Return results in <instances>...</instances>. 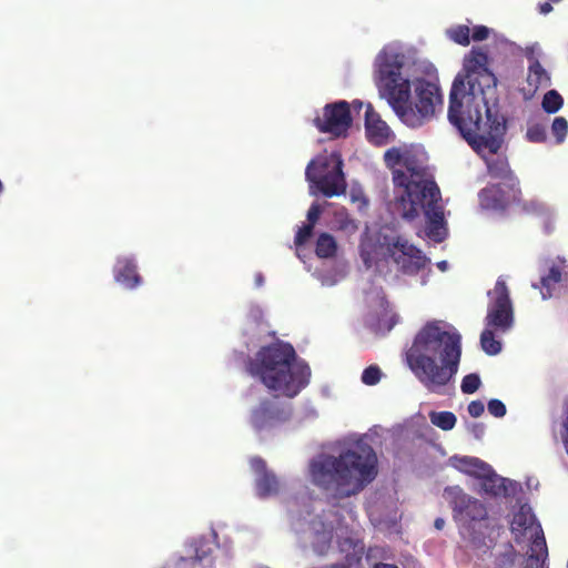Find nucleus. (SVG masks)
Listing matches in <instances>:
<instances>
[{"label":"nucleus","instance_id":"nucleus-1","mask_svg":"<svg viewBox=\"0 0 568 568\" xmlns=\"http://www.w3.org/2000/svg\"><path fill=\"white\" fill-rule=\"evenodd\" d=\"M375 65V81L381 97L387 100L405 124L419 126L435 115L436 108L443 106L439 85L423 78L413 81L412 99L410 83L402 77L403 54L384 49L376 57Z\"/></svg>","mask_w":568,"mask_h":568},{"label":"nucleus","instance_id":"nucleus-2","mask_svg":"<svg viewBox=\"0 0 568 568\" xmlns=\"http://www.w3.org/2000/svg\"><path fill=\"white\" fill-rule=\"evenodd\" d=\"M459 341L456 329L440 321L426 323L416 334L407 352V362L416 377L432 392H437L457 374Z\"/></svg>","mask_w":568,"mask_h":568},{"label":"nucleus","instance_id":"nucleus-3","mask_svg":"<svg viewBox=\"0 0 568 568\" xmlns=\"http://www.w3.org/2000/svg\"><path fill=\"white\" fill-rule=\"evenodd\" d=\"M377 456L368 444H357L338 456L320 455L310 464L314 485L336 499L361 493L377 476Z\"/></svg>","mask_w":568,"mask_h":568},{"label":"nucleus","instance_id":"nucleus-4","mask_svg":"<svg viewBox=\"0 0 568 568\" xmlns=\"http://www.w3.org/2000/svg\"><path fill=\"white\" fill-rule=\"evenodd\" d=\"M246 369L267 389L290 398L306 387L311 377L310 366L305 362H297L294 347L283 341L261 347L248 359Z\"/></svg>","mask_w":568,"mask_h":568},{"label":"nucleus","instance_id":"nucleus-5","mask_svg":"<svg viewBox=\"0 0 568 568\" xmlns=\"http://www.w3.org/2000/svg\"><path fill=\"white\" fill-rule=\"evenodd\" d=\"M384 162L392 171L395 189H402L396 196L395 207L407 205L406 215H413L412 201L438 195L439 187L428 166V156L424 150L415 146L390 148L384 153Z\"/></svg>","mask_w":568,"mask_h":568},{"label":"nucleus","instance_id":"nucleus-6","mask_svg":"<svg viewBox=\"0 0 568 568\" xmlns=\"http://www.w3.org/2000/svg\"><path fill=\"white\" fill-rule=\"evenodd\" d=\"M505 132V119L491 109H486V115H481L478 123L470 111L467 116L464 115V140L485 161L488 175L513 190L518 185V180L501 152Z\"/></svg>","mask_w":568,"mask_h":568},{"label":"nucleus","instance_id":"nucleus-7","mask_svg":"<svg viewBox=\"0 0 568 568\" xmlns=\"http://www.w3.org/2000/svg\"><path fill=\"white\" fill-rule=\"evenodd\" d=\"M464 108H467L478 123L481 115H486V109H490L484 97V87L496 83V78L489 68L488 53L484 47L471 49L466 64L464 65Z\"/></svg>","mask_w":568,"mask_h":568},{"label":"nucleus","instance_id":"nucleus-8","mask_svg":"<svg viewBox=\"0 0 568 568\" xmlns=\"http://www.w3.org/2000/svg\"><path fill=\"white\" fill-rule=\"evenodd\" d=\"M305 178L326 197L346 192L343 160L338 153L321 154L313 159L306 166Z\"/></svg>","mask_w":568,"mask_h":568},{"label":"nucleus","instance_id":"nucleus-9","mask_svg":"<svg viewBox=\"0 0 568 568\" xmlns=\"http://www.w3.org/2000/svg\"><path fill=\"white\" fill-rule=\"evenodd\" d=\"M440 202L442 196L440 192H438V195L432 194V196L412 201V210L416 211L415 213H412V216L406 215V212L409 210L407 205L397 206L395 210L406 221H413L418 217L420 213H424L427 221L426 235L430 240L440 243L447 235L444 220V210Z\"/></svg>","mask_w":568,"mask_h":568},{"label":"nucleus","instance_id":"nucleus-10","mask_svg":"<svg viewBox=\"0 0 568 568\" xmlns=\"http://www.w3.org/2000/svg\"><path fill=\"white\" fill-rule=\"evenodd\" d=\"M487 295L485 325L496 328L497 332L508 333L514 327L515 313L506 282L499 277Z\"/></svg>","mask_w":568,"mask_h":568},{"label":"nucleus","instance_id":"nucleus-11","mask_svg":"<svg viewBox=\"0 0 568 568\" xmlns=\"http://www.w3.org/2000/svg\"><path fill=\"white\" fill-rule=\"evenodd\" d=\"M464 475L471 478L475 489L490 496L508 495L515 484L498 476L493 468L477 457L464 456Z\"/></svg>","mask_w":568,"mask_h":568},{"label":"nucleus","instance_id":"nucleus-12","mask_svg":"<svg viewBox=\"0 0 568 568\" xmlns=\"http://www.w3.org/2000/svg\"><path fill=\"white\" fill-rule=\"evenodd\" d=\"M385 245L386 255L404 274H417L429 263V258L417 246L400 235L386 240Z\"/></svg>","mask_w":568,"mask_h":568},{"label":"nucleus","instance_id":"nucleus-13","mask_svg":"<svg viewBox=\"0 0 568 568\" xmlns=\"http://www.w3.org/2000/svg\"><path fill=\"white\" fill-rule=\"evenodd\" d=\"M288 406L280 404L275 399L264 398L250 415V424L256 433L270 432L291 418Z\"/></svg>","mask_w":568,"mask_h":568},{"label":"nucleus","instance_id":"nucleus-14","mask_svg":"<svg viewBox=\"0 0 568 568\" xmlns=\"http://www.w3.org/2000/svg\"><path fill=\"white\" fill-rule=\"evenodd\" d=\"M510 531L517 544H535V547L542 545L545 539L541 525L528 505H521L514 513Z\"/></svg>","mask_w":568,"mask_h":568},{"label":"nucleus","instance_id":"nucleus-15","mask_svg":"<svg viewBox=\"0 0 568 568\" xmlns=\"http://www.w3.org/2000/svg\"><path fill=\"white\" fill-rule=\"evenodd\" d=\"M314 122L323 133H329L336 138L346 135L352 125L349 104L346 101L327 104L324 108L323 118H316Z\"/></svg>","mask_w":568,"mask_h":568},{"label":"nucleus","instance_id":"nucleus-16","mask_svg":"<svg viewBox=\"0 0 568 568\" xmlns=\"http://www.w3.org/2000/svg\"><path fill=\"white\" fill-rule=\"evenodd\" d=\"M517 191V186L509 190L503 184H490L478 193L479 204L487 211H504L516 199Z\"/></svg>","mask_w":568,"mask_h":568},{"label":"nucleus","instance_id":"nucleus-17","mask_svg":"<svg viewBox=\"0 0 568 568\" xmlns=\"http://www.w3.org/2000/svg\"><path fill=\"white\" fill-rule=\"evenodd\" d=\"M252 470L256 474L255 487L257 495L262 498L278 493L280 483L276 476L267 469L266 463L261 457H253L250 462Z\"/></svg>","mask_w":568,"mask_h":568},{"label":"nucleus","instance_id":"nucleus-18","mask_svg":"<svg viewBox=\"0 0 568 568\" xmlns=\"http://www.w3.org/2000/svg\"><path fill=\"white\" fill-rule=\"evenodd\" d=\"M365 130L368 141L375 145L387 144L392 134L387 123L381 119L379 114L369 103L366 105L365 111Z\"/></svg>","mask_w":568,"mask_h":568},{"label":"nucleus","instance_id":"nucleus-19","mask_svg":"<svg viewBox=\"0 0 568 568\" xmlns=\"http://www.w3.org/2000/svg\"><path fill=\"white\" fill-rule=\"evenodd\" d=\"M568 272V264L561 257H557L548 265V273L540 278V286L534 284L535 288H539L542 300L552 296L557 285L562 281V277Z\"/></svg>","mask_w":568,"mask_h":568},{"label":"nucleus","instance_id":"nucleus-20","mask_svg":"<svg viewBox=\"0 0 568 568\" xmlns=\"http://www.w3.org/2000/svg\"><path fill=\"white\" fill-rule=\"evenodd\" d=\"M114 280L126 288H135L142 282L133 258L119 257L114 266Z\"/></svg>","mask_w":568,"mask_h":568},{"label":"nucleus","instance_id":"nucleus-21","mask_svg":"<svg viewBox=\"0 0 568 568\" xmlns=\"http://www.w3.org/2000/svg\"><path fill=\"white\" fill-rule=\"evenodd\" d=\"M464 513L470 521H473V525L469 528L475 534H478V537L484 536L485 530L488 528L486 507L476 499H469L467 504L464 505Z\"/></svg>","mask_w":568,"mask_h":568},{"label":"nucleus","instance_id":"nucleus-22","mask_svg":"<svg viewBox=\"0 0 568 568\" xmlns=\"http://www.w3.org/2000/svg\"><path fill=\"white\" fill-rule=\"evenodd\" d=\"M459 92H462V72H458L454 79L448 108V120L462 134V100L458 98Z\"/></svg>","mask_w":568,"mask_h":568},{"label":"nucleus","instance_id":"nucleus-23","mask_svg":"<svg viewBox=\"0 0 568 568\" xmlns=\"http://www.w3.org/2000/svg\"><path fill=\"white\" fill-rule=\"evenodd\" d=\"M529 67L527 83L531 91L535 92L540 88H547L550 85V75L545 68L539 63L537 59L529 57Z\"/></svg>","mask_w":568,"mask_h":568},{"label":"nucleus","instance_id":"nucleus-24","mask_svg":"<svg viewBox=\"0 0 568 568\" xmlns=\"http://www.w3.org/2000/svg\"><path fill=\"white\" fill-rule=\"evenodd\" d=\"M494 37L496 41H503V39L490 28L481 24H464V47L468 45L470 41L480 42Z\"/></svg>","mask_w":568,"mask_h":568},{"label":"nucleus","instance_id":"nucleus-25","mask_svg":"<svg viewBox=\"0 0 568 568\" xmlns=\"http://www.w3.org/2000/svg\"><path fill=\"white\" fill-rule=\"evenodd\" d=\"M504 333L497 332L494 327H488L485 325V328L480 335V346L481 349L488 355H497L501 351V341L500 336Z\"/></svg>","mask_w":568,"mask_h":568},{"label":"nucleus","instance_id":"nucleus-26","mask_svg":"<svg viewBox=\"0 0 568 568\" xmlns=\"http://www.w3.org/2000/svg\"><path fill=\"white\" fill-rule=\"evenodd\" d=\"M548 557V548L546 545V540H544L542 545H538L535 547V544H530L529 554L527 559L525 560V565L523 568H547L546 560Z\"/></svg>","mask_w":568,"mask_h":568},{"label":"nucleus","instance_id":"nucleus-27","mask_svg":"<svg viewBox=\"0 0 568 568\" xmlns=\"http://www.w3.org/2000/svg\"><path fill=\"white\" fill-rule=\"evenodd\" d=\"M337 243L329 233H321L316 241L315 253L321 258H331L336 255Z\"/></svg>","mask_w":568,"mask_h":568},{"label":"nucleus","instance_id":"nucleus-28","mask_svg":"<svg viewBox=\"0 0 568 568\" xmlns=\"http://www.w3.org/2000/svg\"><path fill=\"white\" fill-rule=\"evenodd\" d=\"M429 419L433 425L443 430H450L457 422L456 416L452 412H432Z\"/></svg>","mask_w":568,"mask_h":568},{"label":"nucleus","instance_id":"nucleus-29","mask_svg":"<svg viewBox=\"0 0 568 568\" xmlns=\"http://www.w3.org/2000/svg\"><path fill=\"white\" fill-rule=\"evenodd\" d=\"M398 323V316L396 314H393L390 316H383L377 320V322L372 325V331L376 335H385L386 333L390 332L393 327Z\"/></svg>","mask_w":568,"mask_h":568},{"label":"nucleus","instance_id":"nucleus-30","mask_svg":"<svg viewBox=\"0 0 568 568\" xmlns=\"http://www.w3.org/2000/svg\"><path fill=\"white\" fill-rule=\"evenodd\" d=\"M562 103L564 100L556 90L548 91L542 99V108L548 113H556Z\"/></svg>","mask_w":568,"mask_h":568},{"label":"nucleus","instance_id":"nucleus-31","mask_svg":"<svg viewBox=\"0 0 568 568\" xmlns=\"http://www.w3.org/2000/svg\"><path fill=\"white\" fill-rule=\"evenodd\" d=\"M335 217L338 223V227L343 231L355 232L358 227L355 220L349 216L344 207L335 213Z\"/></svg>","mask_w":568,"mask_h":568},{"label":"nucleus","instance_id":"nucleus-32","mask_svg":"<svg viewBox=\"0 0 568 568\" xmlns=\"http://www.w3.org/2000/svg\"><path fill=\"white\" fill-rule=\"evenodd\" d=\"M381 377L382 371L377 365H371L366 367L362 373V382L368 386H374L379 383Z\"/></svg>","mask_w":568,"mask_h":568},{"label":"nucleus","instance_id":"nucleus-33","mask_svg":"<svg viewBox=\"0 0 568 568\" xmlns=\"http://www.w3.org/2000/svg\"><path fill=\"white\" fill-rule=\"evenodd\" d=\"M551 132L556 136L557 142L561 143L568 132V122L562 116L555 118L552 125H551Z\"/></svg>","mask_w":568,"mask_h":568},{"label":"nucleus","instance_id":"nucleus-34","mask_svg":"<svg viewBox=\"0 0 568 568\" xmlns=\"http://www.w3.org/2000/svg\"><path fill=\"white\" fill-rule=\"evenodd\" d=\"M313 230H314V226H312L310 224H304L301 227H298V230L295 234V239H294L295 245L296 246L304 245L313 235Z\"/></svg>","mask_w":568,"mask_h":568},{"label":"nucleus","instance_id":"nucleus-35","mask_svg":"<svg viewBox=\"0 0 568 568\" xmlns=\"http://www.w3.org/2000/svg\"><path fill=\"white\" fill-rule=\"evenodd\" d=\"M480 386V379L475 374L464 376V393L471 394L476 392Z\"/></svg>","mask_w":568,"mask_h":568},{"label":"nucleus","instance_id":"nucleus-36","mask_svg":"<svg viewBox=\"0 0 568 568\" xmlns=\"http://www.w3.org/2000/svg\"><path fill=\"white\" fill-rule=\"evenodd\" d=\"M527 138L531 142H542L546 138V132L541 125H532L527 131Z\"/></svg>","mask_w":568,"mask_h":568},{"label":"nucleus","instance_id":"nucleus-37","mask_svg":"<svg viewBox=\"0 0 568 568\" xmlns=\"http://www.w3.org/2000/svg\"><path fill=\"white\" fill-rule=\"evenodd\" d=\"M488 412L495 417H504L506 415V406L498 399H491L488 403Z\"/></svg>","mask_w":568,"mask_h":568},{"label":"nucleus","instance_id":"nucleus-38","mask_svg":"<svg viewBox=\"0 0 568 568\" xmlns=\"http://www.w3.org/2000/svg\"><path fill=\"white\" fill-rule=\"evenodd\" d=\"M322 214V207L317 203H313L307 211V224L315 226Z\"/></svg>","mask_w":568,"mask_h":568},{"label":"nucleus","instance_id":"nucleus-39","mask_svg":"<svg viewBox=\"0 0 568 568\" xmlns=\"http://www.w3.org/2000/svg\"><path fill=\"white\" fill-rule=\"evenodd\" d=\"M485 410L484 403L481 400H473L468 405V413L473 417H479Z\"/></svg>","mask_w":568,"mask_h":568},{"label":"nucleus","instance_id":"nucleus-40","mask_svg":"<svg viewBox=\"0 0 568 568\" xmlns=\"http://www.w3.org/2000/svg\"><path fill=\"white\" fill-rule=\"evenodd\" d=\"M361 560L359 557L347 555L344 562L333 564L331 568H352Z\"/></svg>","mask_w":568,"mask_h":568},{"label":"nucleus","instance_id":"nucleus-41","mask_svg":"<svg viewBox=\"0 0 568 568\" xmlns=\"http://www.w3.org/2000/svg\"><path fill=\"white\" fill-rule=\"evenodd\" d=\"M449 39H452L457 44H462V26H456L446 31Z\"/></svg>","mask_w":568,"mask_h":568},{"label":"nucleus","instance_id":"nucleus-42","mask_svg":"<svg viewBox=\"0 0 568 568\" xmlns=\"http://www.w3.org/2000/svg\"><path fill=\"white\" fill-rule=\"evenodd\" d=\"M469 432L475 436V438L480 439L485 433V426L483 424H473L469 427Z\"/></svg>","mask_w":568,"mask_h":568},{"label":"nucleus","instance_id":"nucleus-43","mask_svg":"<svg viewBox=\"0 0 568 568\" xmlns=\"http://www.w3.org/2000/svg\"><path fill=\"white\" fill-rule=\"evenodd\" d=\"M530 206L535 212H537L539 214H548L549 213V209L544 203L534 201L530 203Z\"/></svg>","mask_w":568,"mask_h":568},{"label":"nucleus","instance_id":"nucleus-44","mask_svg":"<svg viewBox=\"0 0 568 568\" xmlns=\"http://www.w3.org/2000/svg\"><path fill=\"white\" fill-rule=\"evenodd\" d=\"M551 10H552V7H551V4H550V3H548V2H545V3H542V4H540V6H539V12H540L541 14H547V13H549Z\"/></svg>","mask_w":568,"mask_h":568},{"label":"nucleus","instance_id":"nucleus-45","mask_svg":"<svg viewBox=\"0 0 568 568\" xmlns=\"http://www.w3.org/2000/svg\"><path fill=\"white\" fill-rule=\"evenodd\" d=\"M373 568H398L394 564H386V562H376Z\"/></svg>","mask_w":568,"mask_h":568},{"label":"nucleus","instance_id":"nucleus-46","mask_svg":"<svg viewBox=\"0 0 568 568\" xmlns=\"http://www.w3.org/2000/svg\"><path fill=\"white\" fill-rule=\"evenodd\" d=\"M454 517L456 518L459 513H462V507L458 506L457 500H452Z\"/></svg>","mask_w":568,"mask_h":568},{"label":"nucleus","instance_id":"nucleus-47","mask_svg":"<svg viewBox=\"0 0 568 568\" xmlns=\"http://www.w3.org/2000/svg\"><path fill=\"white\" fill-rule=\"evenodd\" d=\"M444 525H445V520L443 518L435 519L434 526L436 529H438V530L443 529Z\"/></svg>","mask_w":568,"mask_h":568},{"label":"nucleus","instance_id":"nucleus-48","mask_svg":"<svg viewBox=\"0 0 568 568\" xmlns=\"http://www.w3.org/2000/svg\"><path fill=\"white\" fill-rule=\"evenodd\" d=\"M437 267L440 271L445 272L448 268V263L446 261H440L437 263Z\"/></svg>","mask_w":568,"mask_h":568},{"label":"nucleus","instance_id":"nucleus-49","mask_svg":"<svg viewBox=\"0 0 568 568\" xmlns=\"http://www.w3.org/2000/svg\"><path fill=\"white\" fill-rule=\"evenodd\" d=\"M452 496H453V488H446V489L444 490V497H445L446 499H450V498H452Z\"/></svg>","mask_w":568,"mask_h":568}]
</instances>
